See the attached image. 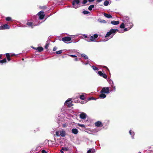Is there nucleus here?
Segmentation results:
<instances>
[{
	"label": "nucleus",
	"mask_w": 153,
	"mask_h": 153,
	"mask_svg": "<svg viewBox=\"0 0 153 153\" xmlns=\"http://www.w3.org/2000/svg\"><path fill=\"white\" fill-rule=\"evenodd\" d=\"M119 30L117 29H111L108 32L106 35L105 36V37L106 38L109 36L112 37L116 33V32H119Z\"/></svg>",
	"instance_id": "f257e3e1"
},
{
	"label": "nucleus",
	"mask_w": 153,
	"mask_h": 153,
	"mask_svg": "<svg viewBox=\"0 0 153 153\" xmlns=\"http://www.w3.org/2000/svg\"><path fill=\"white\" fill-rule=\"evenodd\" d=\"M109 87H103L100 91L101 93L108 94L109 93Z\"/></svg>",
	"instance_id": "f03ea898"
},
{
	"label": "nucleus",
	"mask_w": 153,
	"mask_h": 153,
	"mask_svg": "<svg viewBox=\"0 0 153 153\" xmlns=\"http://www.w3.org/2000/svg\"><path fill=\"white\" fill-rule=\"evenodd\" d=\"M79 3V0H74L72 2V4L73 6V7L75 9L77 8L78 7L77 5Z\"/></svg>",
	"instance_id": "7ed1b4c3"
},
{
	"label": "nucleus",
	"mask_w": 153,
	"mask_h": 153,
	"mask_svg": "<svg viewBox=\"0 0 153 153\" xmlns=\"http://www.w3.org/2000/svg\"><path fill=\"white\" fill-rule=\"evenodd\" d=\"M71 99H68L65 102L68 107H70L73 105V104H72V102L71 101Z\"/></svg>",
	"instance_id": "20e7f679"
},
{
	"label": "nucleus",
	"mask_w": 153,
	"mask_h": 153,
	"mask_svg": "<svg viewBox=\"0 0 153 153\" xmlns=\"http://www.w3.org/2000/svg\"><path fill=\"white\" fill-rule=\"evenodd\" d=\"M38 15L39 16V19H42L45 16V15L44 14V12L42 11L39 12Z\"/></svg>",
	"instance_id": "39448f33"
},
{
	"label": "nucleus",
	"mask_w": 153,
	"mask_h": 153,
	"mask_svg": "<svg viewBox=\"0 0 153 153\" xmlns=\"http://www.w3.org/2000/svg\"><path fill=\"white\" fill-rule=\"evenodd\" d=\"M71 38L69 36H66L62 38V40L65 43L70 41L71 40Z\"/></svg>",
	"instance_id": "423d86ee"
},
{
	"label": "nucleus",
	"mask_w": 153,
	"mask_h": 153,
	"mask_svg": "<svg viewBox=\"0 0 153 153\" xmlns=\"http://www.w3.org/2000/svg\"><path fill=\"white\" fill-rule=\"evenodd\" d=\"M98 74L101 76L102 77L106 79L107 76L106 74L105 73H103L102 71H99L98 72Z\"/></svg>",
	"instance_id": "0eeeda50"
},
{
	"label": "nucleus",
	"mask_w": 153,
	"mask_h": 153,
	"mask_svg": "<svg viewBox=\"0 0 153 153\" xmlns=\"http://www.w3.org/2000/svg\"><path fill=\"white\" fill-rule=\"evenodd\" d=\"M26 24L28 27H31L32 28H33L35 26V25L33 22H30L29 20L27 21Z\"/></svg>",
	"instance_id": "6e6552de"
},
{
	"label": "nucleus",
	"mask_w": 153,
	"mask_h": 153,
	"mask_svg": "<svg viewBox=\"0 0 153 153\" xmlns=\"http://www.w3.org/2000/svg\"><path fill=\"white\" fill-rule=\"evenodd\" d=\"M9 28L10 26L7 24H5L0 27V30L8 29Z\"/></svg>",
	"instance_id": "1a4fd4ad"
},
{
	"label": "nucleus",
	"mask_w": 153,
	"mask_h": 153,
	"mask_svg": "<svg viewBox=\"0 0 153 153\" xmlns=\"http://www.w3.org/2000/svg\"><path fill=\"white\" fill-rule=\"evenodd\" d=\"M95 125L97 127H102L103 124L102 122L99 121H98L95 123Z\"/></svg>",
	"instance_id": "9d476101"
},
{
	"label": "nucleus",
	"mask_w": 153,
	"mask_h": 153,
	"mask_svg": "<svg viewBox=\"0 0 153 153\" xmlns=\"http://www.w3.org/2000/svg\"><path fill=\"white\" fill-rule=\"evenodd\" d=\"M98 35L97 34H95L94 36H91L90 40L91 41H94L95 40V39L97 38Z\"/></svg>",
	"instance_id": "9b49d317"
},
{
	"label": "nucleus",
	"mask_w": 153,
	"mask_h": 153,
	"mask_svg": "<svg viewBox=\"0 0 153 153\" xmlns=\"http://www.w3.org/2000/svg\"><path fill=\"white\" fill-rule=\"evenodd\" d=\"M126 26H128V27L129 28V29H131L133 26V24L132 23L129 22H126Z\"/></svg>",
	"instance_id": "f8f14e48"
},
{
	"label": "nucleus",
	"mask_w": 153,
	"mask_h": 153,
	"mask_svg": "<svg viewBox=\"0 0 153 153\" xmlns=\"http://www.w3.org/2000/svg\"><path fill=\"white\" fill-rule=\"evenodd\" d=\"M79 116L81 119H85L86 118V114L84 112H82L79 115Z\"/></svg>",
	"instance_id": "ddd939ff"
},
{
	"label": "nucleus",
	"mask_w": 153,
	"mask_h": 153,
	"mask_svg": "<svg viewBox=\"0 0 153 153\" xmlns=\"http://www.w3.org/2000/svg\"><path fill=\"white\" fill-rule=\"evenodd\" d=\"M124 20L123 21L125 22H128L129 21V18L127 16H125L123 17Z\"/></svg>",
	"instance_id": "4468645a"
},
{
	"label": "nucleus",
	"mask_w": 153,
	"mask_h": 153,
	"mask_svg": "<svg viewBox=\"0 0 153 153\" xmlns=\"http://www.w3.org/2000/svg\"><path fill=\"white\" fill-rule=\"evenodd\" d=\"M72 132L74 134H77L78 132V130L76 128H73L71 130Z\"/></svg>",
	"instance_id": "2eb2a0df"
},
{
	"label": "nucleus",
	"mask_w": 153,
	"mask_h": 153,
	"mask_svg": "<svg viewBox=\"0 0 153 153\" xmlns=\"http://www.w3.org/2000/svg\"><path fill=\"white\" fill-rule=\"evenodd\" d=\"M120 22L119 21H115L114 20L112 21L111 22V23L114 25H117L119 24Z\"/></svg>",
	"instance_id": "dca6fc26"
},
{
	"label": "nucleus",
	"mask_w": 153,
	"mask_h": 153,
	"mask_svg": "<svg viewBox=\"0 0 153 153\" xmlns=\"http://www.w3.org/2000/svg\"><path fill=\"white\" fill-rule=\"evenodd\" d=\"M60 135L62 137H64L65 136V131L62 130L60 131Z\"/></svg>",
	"instance_id": "f3484780"
},
{
	"label": "nucleus",
	"mask_w": 153,
	"mask_h": 153,
	"mask_svg": "<svg viewBox=\"0 0 153 153\" xmlns=\"http://www.w3.org/2000/svg\"><path fill=\"white\" fill-rule=\"evenodd\" d=\"M104 15L105 17L108 18H111L112 17V16L110 14H107L106 13H104Z\"/></svg>",
	"instance_id": "a211bd4d"
},
{
	"label": "nucleus",
	"mask_w": 153,
	"mask_h": 153,
	"mask_svg": "<svg viewBox=\"0 0 153 153\" xmlns=\"http://www.w3.org/2000/svg\"><path fill=\"white\" fill-rule=\"evenodd\" d=\"M36 50H37L39 52H41L43 50V48L42 47H38L36 48Z\"/></svg>",
	"instance_id": "6ab92c4d"
},
{
	"label": "nucleus",
	"mask_w": 153,
	"mask_h": 153,
	"mask_svg": "<svg viewBox=\"0 0 153 153\" xmlns=\"http://www.w3.org/2000/svg\"><path fill=\"white\" fill-rule=\"evenodd\" d=\"M95 149H89L87 152V153H94L95 152Z\"/></svg>",
	"instance_id": "aec40b11"
},
{
	"label": "nucleus",
	"mask_w": 153,
	"mask_h": 153,
	"mask_svg": "<svg viewBox=\"0 0 153 153\" xmlns=\"http://www.w3.org/2000/svg\"><path fill=\"white\" fill-rule=\"evenodd\" d=\"M6 56L7 58V59L8 61H10L11 60L10 58V55L9 53H7L6 54Z\"/></svg>",
	"instance_id": "412c9836"
},
{
	"label": "nucleus",
	"mask_w": 153,
	"mask_h": 153,
	"mask_svg": "<svg viewBox=\"0 0 153 153\" xmlns=\"http://www.w3.org/2000/svg\"><path fill=\"white\" fill-rule=\"evenodd\" d=\"M7 62V60L6 58L4 59H3L0 60V63L1 64H3L4 63Z\"/></svg>",
	"instance_id": "4be33fe9"
},
{
	"label": "nucleus",
	"mask_w": 153,
	"mask_h": 153,
	"mask_svg": "<svg viewBox=\"0 0 153 153\" xmlns=\"http://www.w3.org/2000/svg\"><path fill=\"white\" fill-rule=\"evenodd\" d=\"M100 97L102 98H105L106 97V95L104 93H101L100 95Z\"/></svg>",
	"instance_id": "5701e85b"
},
{
	"label": "nucleus",
	"mask_w": 153,
	"mask_h": 153,
	"mask_svg": "<svg viewBox=\"0 0 153 153\" xmlns=\"http://www.w3.org/2000/svg\"><path fill=\"white\" fill-rule=\"evenodd\" d=\"M129 134L131 136H132V138H134V132L133 131H132L130 130L129 131Z\"/></svg>",
	"instance_id": "b1692460"
},
{
	"label": "nucleus",
	"mask_w": 153,
	"mask_h": 153,
	"mask_svg": "<svg viewBox=\"0 0 153 153\" xmlns=\"http://www.w3.org/2000/svg\"><path fill=\"white\" fill-rule=\"evenodd\" d=\"M94 5H91L89 7L88 9L89 10H92V8H94Z\"/></svg>",
	"instance_id": "393cba45"
},
{
	"label": "nucleus",
	"mask_w": 153,
	"mask_h": 153,
	"mask_svg": "<svg viewBox=\"0 0 153 153\" xmlns=\"http://www.w3.org/2000/svg\"><path fill=\"white\" fill-rule=\"evenodd\" d=\"M109 1L107 0L105 1L104 2V5L105 6H107L109 4Z\"/></svg>",
	"instance_id": "a878e982"
},
{
	"label": "nucleus",
	"mask_w": 153,
	"mask_h": 153,
	"mask_svg": "<svg viewBox=\"0 0 153 153\" xmlns=\"http://www.w3.org/2000/svg\"><path fill=\"white\" fill-rule=\"evenodd\" d=\"M80 98L82 100H84L85 99V97L84 95H81L80 96Z\"/></svg>",
	"instance_id": "bb28decb"
},
{
	"label": "nucleus",
	"mask_w": 153,
	"mask_h": 153,
	"mask_svg": "<svg viewBox=\"0 0 153 153\" xmlns=\"http://www.w3.org/2000/svg\"><path fill=\"white\" fill-rule=\"evenodd\" d=\"M81 56H82L85 59H87L88 58V56L84 54H82Z\"/></svg>",
	"instance_id": "cd10ccee"
},
{
	"label": "nucleus",
	"mask_w": 153,
	"mask_h": 153,
	"mask_svg": "<svg viewBox=\"0 0 153 153\" xmlns=\"http://www.w3.org/2000/svg\"><path fill=\"white\" fill-rule=\"evenodd\" d=\"M120 27L121 28H124L125 27V24L123 23H122L120 25Z\"/></svg>",
	"instance_id": "c85d7f7f"
},
{
	"label": "nucleus",
	"mask_w": 153,
	"mask_h": 153,
	"mask_svg": "<svg viewBox=\"0 0 153 153\" xmlns=\"http://www.w3.org/2000/svg\"><path fill=\"white\" fill-rule=\"evenodd\" d=\"M92 68L94 70L97 71L99 70L98 68L94 66H92Z\"/></svg>",
	"instance_id": "c756f323"
},
{
	"label": "nucleus",
	"mask_w": 153,
	"mask_h": 153,
	"mask_svg": "<svg viewBox=\"0 0 153 153\" xmlns=\"http://www.w3.org/2000/svg\"><path fill=\"white\" fill-rule=\"evenodd\" d=\"M82 13L84 14H88V13H90V12L87 11L85 10L83 11Z\"/></svg>",
	"instance_id": "7c9ffc66"
},
{
	"label": "nucleus",
	"mask_w": 153,
	"mask_h": 153,
	"mask_svg": "<svg viewBox=\"0 0 153 153\" xmlns=\"http://www.w3.org/2000/svg\"><path fill=\"white\" fill-rule=\"evenodd\" d=\"M62 150L64 151H68V148L66 147H62Z\"/></svg>",
	"instance_id": "2f4dec72"
},
{
	"label": "nucleus",
	"mask_w": 153,
	"mask_h": 153,
	"mask_svg": "<svg viewBox=\"0 0 153 153\" xmlns=\"http://www.w3.org/2000/svg\"><path fill=\"white\" fill-rule=\"evenodd\" d=\"M62 50H60L59 51H56V53L58 54H59L62 53Z\"/></svg>",
	"instance_id": "473e14b6"
},
{
	"label": "nucleus",
	"mask_w": 153,
	"mask_h": 153,
	"mask_svg": "<svg viewBox=\"0 0 153 153\" xmlns=\"http://www.w3.org/2000/svg\"><path fill=\"white\" fill-rule=\"evenodd\" d=\"M6 20L7 21H9L11 20V18L10 17H6Z\"/></svg>",
	"instance_id": "72a5a7b5"
},
{
	"label": "nucleus",
	"mask_w": 153,
	"mask_h": 153,
	"mask_svg": "<svg viewBox=\"0 0 153 153\" xmlns=\"http://www.w3.org/2000/svg\"><path fill=\"white\" fill-rule=\"evenodd\" d=\"M78 126H80V127H85V125H83V124H81L78 123Z\"/></svg>",
	"instance_id": "f704fd0d"
},
{
	"label": "nucleus",
	"mask_w": 153,
	"mask_h": 153,
	"mask_svg": "<svg viewBox=\"0 0 153 153\" xmlns=\"http://www.w3.org/2000/svg\"><path fill=\"white\" fill-rule=\"evenodd\" d=\"M49 43H46V45L45 46V48L46 49H48V48L49 46Z\"/></svg>",
	"instance_id": "c9c22d12"
},
{
	"label": "nucleus",
	"mask_w": 153,
	"mask_h": 153,
	"mask_svg": "<svg viewBox=\"0 0 153 153\" xmlns=\"http://www.w3.org/2000/svg\"><path fill=\"white\" fill-rule=\"evenodd\" d=\"M87 0H83L82 4H85L87 2Z\"/></svg>",
	"instance_id": "e433bc0d"
},
{
	"label": "nucleus",
	"mask_w": 153,
	"mask_h": 153,
	"mask_svg": "<svg viewBox=\"0 0 153 153\" xmlns=\"http://www.w3.org/2000/svg\"><path fill=\"white\" fill-rule=\"evenodd\" d=\"M130 29H129V28H128V27H127V28H124V30L125 31H128V30H129Z\"/></svg>",
	"instance_id": "4c0bfd02"
},
{
	"label": "nucleus",
	"mask_w": 153,
	"mask_h": 153,
	"mask_svg": "<svg viewBox=\"0 0 153 153\" xmlns=\"http://www.w3.org/2000/svg\"><path fill=\"white\" fill-rule=\"evenodd\" d=\"M56 134L57 136H60V135L59 134V131H56Z\"/></svg>",
	"instance_id": "58836bf2"
},
{
	"label": "nucleus",
	"mask_w": 153,
	"mask_h": 153,
	"mask_svg": "<svg viewBox=\"0 0 153 153\" xmlns=\"http://www.w3.org/2000/svg\"><path fill=\"white\" fill-rule=\"evenodd\" d=\"M69 56L73 58H75V57H76V55L72 54L70 55Z\"/></svg>",
	"instance_id": "ea45409f"
},
{
	"label": "nucleus",
	"mask_w": 153,
	"mask_h": 153,
	"mask_svg": "<svg viewBox=\"0 0 153 153\" xmlns=\"http://www.w3.org/2000/svg\"><path fill=\"white\" fill-rule=\"evenodd\" d=\"M95 100V98H94L93 97H89L88 99L89 100Z\"/></svg>",
	"instance_id": "a19ab883"
},
{
	"label": "nucleus",
	"mask_w": 153,
	"mask_h": 153,
	"mask_svg": "<svg viewBox=\"0 0 153 153\" xmlns=\"http://www.w3.org/2000/svg\"><path fill=\"white\" fill-rule=\"evenodd\" d=\"M42 153H48L47 152L45 151V150H42Z\"/></svg>",
	"instance_id": "79ce46f5"
},
{
	"label": "nucleus",
	"mask_w": 153,
	"mask_h": 153,
	"mask_svg": "<svg viewBox=\"0 0 153 153\" xmlns=\"http://www.w3.org/2000/svg\"><path fill=\"white\" fill-rule=\"evenodd\" d=\"M57 49V48L56 47H54L53 48V51H56Z\"/></svg>",
	"instance_id": "37998d69"
},
{
	"label": "nucleus",
	"mask_w": 153,
	"mask_h": 153,
	"mask_svg": "<svg viewBox=\"0 0 153 153\" xmlns=\"http://www.w3.org/2000/svg\"><path fill=\"white\" fill-rule=\"evenodd\" d=\"M47 7L45 6H43L42 7V9H45Z\"/></svg>",
	"instance_id": "c03bdc74"
},
{
	"label": "nucleus",
	"mask_w": 153,
	"mask_h": 153,
	"mask_svg": "<svg viewBox=\"0 0 153 153\" xmlns=\"http://www.w3.org/2000/svg\"><path fill=\"white\" fill-rule=\"evenodd\" d=\"M104 68H106L108 71H109V69L106 66H104L103 67Z\"/></svg>",
	"instance_id": "a18cd8bd"
},
{
	"label": "nucleus",
	"mask_w": 153,
	"mask_h": 153,
	"mask_svg": "<svg viewBox=\"0 0 153 153\" xmlns=\"http://www.w3.org/2000/svg\"><path fill=\"white\" fill-rule=\"evenodd\" d=\"M15 54H11V55H10V56H11V57H12V56H15Z\"/></svg>",
	"instance_id": "49530a36"
},
{
	"label": "nucleus",
	"mask_w": 153,
	"mask_h": 153,
	"mask_svg": "<svg viewBox=\"0 0 153 153\" xmlns=\"http://www.w3.org/2000/svg\"><path fill=\"white\" fill-rule=\"evenodd\" d=\"M95 0H88L89 2H92L94 1Z\"/></svg>",
	"instance_id": "de8ad7c7"
},
{
	"label": "nucleus",
	"mask_w": 153,
	"mask_h": 153,
	"mask_svg": "<svg viewBox=\"0 0 153 153\" xmlns=\"http://www.w3.org/2000/svg\"><path fill=\"white\" fill-rule=\"evenodd\" d=\"M74 60L75 61H78V59H77V57H75V59H74Z\"/></svg>",
	"instance_id": "09e8293b"
},
{
	"label": "nucleus",
	"mask_w": 153,
	"mask_h": 153,
	"mask_svg": "<svg viewBox=\"0 0 153 153\" xmlns=\"http://www.w3.org/2000/svg\"><path fill=\"white\" fill-rule=\"evenodd\" d=\"M102 1V0H97V1L98 2H100Z\"/></svg>",
	"instance_id": "8fccbe9b"
},
{
	"label": "nucleus",
	"mask_w": 153,
	"mask_h": 153,
	"mask_svg": "<svg viewBox=\"0 0 153 153\" xmlns=\"http://www.w3.org/2000/svg\"><path fill=\"white\" fill-rule=\"evenodd\" d=\"M2 55L1 54H0V59H2Z\"/></svg>",
	"instance_id": "3c124183"
},
{
	"label": "nucleus",
	"mask_w": 153,
	"mask_h": 153,
	"mask_svg": "<svg viewBox=\"0 0 153 153\" xmlns=\"http://www.w3.org/2000/svg\"><path fill=\"white\" fill-rule=\"evenodd\" d=\"M83 36L85 38H87V36L85 35H84Z\"/></svg>",
	"instance_id": "603ef678"
},
{
	"label": "nucleus",
	"mask_w": 153,
	"mask_h": 153,
	"mask_svg": "<svg viewBox=\"0 0 153 153\" xmlns=\"http://www.w3.org/2000/svg\"><path fill=\"white\" fill-rule=\"evenodd\" d=\"M60 152L62 153H64V152H63V150H62V149L61 150Z\"/></svg>",
	"instance_id": "864d4df0"
},
{
	"label": "nucleus",
	"mask_w": 153,
	"mask_h": 153,
	"mask_svg": "<svg viewBox=\"0 0 153 153\" xmlns=\"http://www.w3.org/2000/svg\"><path fill=\"white\" fill-rule=\"evenodd\" d=\"M33 48V49H35L36 50V48Z\"/></svg>",
	"instance_id": "5fc2aeb1"
},
{
	"label": "nucleus",
	"mask_w": 153,
	"mask_h": 153,
	"mask_svg": "<svg viewBox=\"0 0 153 153\" xmlns=\"http://www.w3.org/2000/svg\"><path fill=\"white\" fill-rule=\"evenodd\" d=\"M113 87L114 88V90H115V87Z\"/></svg>",
	"instance_id": "6e6d98bb"
},
{
	"label": "nucleus",
	"mask_w": 153,
	"mask_h": 153,
	"mask_svg": "<svg viewBox=\"0 0 153 153\" xmlns=\"http://www.w3.org/2000/svg\"><path fill=\"white\" fill-rule=\"evenodd\" d=\"M36 132V130H34V132L35 133V132Z\"/></svg>",
	"instance_id": "4d7b16f0"
},
{
	"label": "nucleus",
	"mask_w": 153,
	"mask_h": 153,
	"mask_svg": "<svg viewBox=\"0 0 153 153\" xmlns=\"http://www.w3.org/2000/svg\"><path fill=\"white\" fill-rule=\"evenodd\" d=\"M138 153H141V152H139Z\"/></svg>",
	"instance_id": "13d9d810"
}]
</instances>
